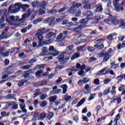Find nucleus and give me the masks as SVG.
<instances>
[{
  "instance_id": "nucleus-1",
  "label": "nucleus",
  "mask_w": 125,
  "mask_h": 125,
  "mask_svg": "<svg viewBox=\"0 0 125 125\" xmlns=\"http://www.w3.org/2000/svg\"><path fill=\"white\" fill-rule=\"evenodd\" d=\"M85 69V65L83 64L81 66V64L77 63L76 64V66L73 67L72 69L73 71H79L80 69V72L78 73V75L80 77H84L85 76V72L83 71V70Z\"/></svg>"
},
{
  "instance_id": "nucleus-2",
  "label": "nucleus",
  "mask_w": 125,
  "mask_h": 125,
  "mask_svg": "<svg viewBox=\"0 0 125 125\" xmlns=\"http://www.w3.org/2000/svg\"><path fill=\"white\" fill-rule=\"evenodd\" d=\"M56 36V34L55 33L50 32L48 35H46L45 38V39H50L49 40H47L44 42V44H45V45H48L50 44V43H52L53 42V41L52 40L53 39H55V36Z\"/></svg>"
},
{
  "instance_id": "nucleus-3",
  "label": "nucleus",
  "mask_w": 125,
  "mask_h": 125,
  "mask_svg": "<svg viewBox=\"0 0 125 125\" xmlns=\"http://www.w3.org/2000/svg\"><path fill=\"white\" fill-rule=\"evenodd\" d=\"M104 22L106 23V24H109L111 25V24H114V25H117V24L119 23V21H118V18L113 17L111 15H109L108 17V19H106L104 20Z\"/></svg>"
},
{
  "instance_id": "nucleus-4",
  "label": "nucleus",
  "mask_w": 125,
  "mask_h": 125,
  "mask_svg": "<svg viewBox=\"0 0 125 125\" xmlns=\"http://www.w3.org/2000/svg\"><path fill=\"white\" fill-rule=\"evenodd\" d=\"M68 56H69L68 54L66 53H63L59 56L58 61L59 62H61V64H64V63H65V62L68 61V60L69 59Z\"/></svg>"
},
{
  "instance_id": "nucleus-5",
  "label": "nucleus",
  "mask_w": 125,
  "mask_h": 125,
  "mask_svg": "<svg viewBox=\"0 0 125 125\" xmlns=\"http://www.w3.org/2000/svg\"><path fill=\"white\" fill-rule=\"evenodd\" d=\"M119 3V0H114L113 4L115 7V11H119V10H124V4L123 3L121 4Z\"/></svg>"
},
{
  "instance_id": "nucleus-6",
  "label": "nucleus",
  "mask_w": 125,
  "mask_h": 125,
  "mask_svg": "<svg viewBox=\"0 0 125 125\" xmlns=\"http://www.w3.org/2000/svg\"><path fill=\"white\" fill-rule=\"evenodd\" d=\"M109 74V71H108V68L104 67L103 68L102 70L98 72L96 75L98 77H100L101 76L108 75Z\"/></svg>"
},
{
  "instance_id": "nucleus-7",
  "label": "nucleus",
  "mask_w": 125,
  "mask_h": 125,
  "mask_svg": "<svg viewBox=\"0 0 125 125\" xmlns=\"http://www.w3.org/2000/svg\"><path fill=\"white\" fill-rule=\"evenodd\" d=\"M62 25H66L67 27H75L79 25V22H76L74 23L73 22H69L68 20H64L62 21Z\"/></svg>"
},
{
  "instance_id": "nucleus-8",
  "label": "nucleus",
  "mask_w": 125,
  "mask_h": 125,
  "mask_svg": "<svg viewBox=\"0 0 125 125\" xmlns=\"http://www.w3.org/2000/svg\"><path fill=\"white\" fill-rule=\"evenodd\" d=\"M49 50L52 51V53L49 55H52L53 56H57L58 55L59 52L56 50V49L53 46H51L49 48Z\"/></svg>"
},
{
  "instance_id": "nucleus-9",
  "label": "nucleus",
  "mask_w": 125,
  "mask_h": 125,
  "mask_svg": "<svg viewBox=\"0 0 125 125\" xmlns=\"http://www.w3.org/2000/svg\"><path fill=\"white\" fill-rule=\"evenodd\" d=\"M36 36H38V39L39 41V44L38 45V47L43 45V36L42 35L39 34L38 35L36 34Z\"/></svg>"
},
{
  "instance_id": "nucleus-10",
  "label": "nucleus",
  "mask_w": 125,
  "mask_h": 125,
  "mask_svg": "<svg viewBox=\"0 0 125 125\" xmlns=\"http://www.w3.org/2000/svg\"><path fill=\"white\" fill-rule=\"evenodd\" d=\"M16 6L17 7H18L17 9L16 12H18V11L20 10V7H22L23 12H25V11H26V8L25 7H26L27 8H29V5L28 4H24L22 5L20 4H17Z\"/></svg>"
},
{
  "instance_id": "nucleus-11",
  "label": "nucleus",
  "mask_w": 125,
  "mask_h": 125,
  "mask_svg": "<svg viewBox=\"0 0 125 125\" xmlns=\"http://www.w3.org/2000/svg\"><path fill=\"white\" fill-rule=\"evenodd\" d=\"M9 13H16V4L11 5L8 10Z\"/></svg>"
},
{
  "instance_id": "nucleus-12",
  "label": "nucleus",
  "mask_w": 125,
  "mask_h": 125,
  "mask_svg": "<svg viewBox=\"0 0 125 125\" xmlns=\"http://www.w3.org/2000/svg\"><path fill=\"white\" fill-rule=\"evenodd\" d=\"M50 31V29H46L45 28H42L36 31V35L40 34H44V33H48Z\"/></svg>"
},
{
  "instance_id": "nucleus-13",
  "label": "nucleus",
  "mask_w": 125,
  "mask_h": 125,
  "mask_svg": "<svg viewBox=\"0 0 125 125\" xmlns=\"http://www.w3.org/2000/svg\"><path fill=\"white\" fill-rule=\"evenodd\" d=\"M5 50V47H3L0 49V54H2L3 57H7L9 54V52L8 51L3 52Z\"/></svg>"
},
{
  "instance_id": "nucleus-14",
  "label": "nucleus",
  "mask_w": 125,
  "mask_h": 125,
  "mask_svg": "<svg viewBox=\"0 0 125 125\" xmlns=\"http://www.w3.org/2000/svg\"><path fill=\"white\" fill-rule=\"evenodd\" d=\"M61 92V90L60 89H58L57 86H55L53 88V91L50 92L51 94H58Z\"/></svg>"
},
{
  "instance_id": "nucleus-15",
  "label": "nucleus",
  "mask_w": 125,
  "mask_h": 125,
  "mask_svg": "<svg viewBox=\"0 0 125 125\" xmlns=\"http://www.w3.org/2000/svg\"><path fill=\"white\" fill-rule=\"evenodd\" d=\"M90 85L88 84H86L85 85L84 90H83V93L87 94V93H89L90 92Z\"/></svg>"
},
{
  "instance_id": "nucleus-16",
  "label": "nucleus",
  "mask_w": 125,
  "mask_h": 125,
  "mask_svg": "<svg viewBox=\"0 0 125 125\" xmlns=\"http://www.w3.org/2000/svg\"><path fill=\"white\" fill-rule=\"evenodd\" d=\"M48 52V48L46 47H43L42 48V52L40 54V56H44L46 55V54Z\"/></svg>"
},
{
  "instance_id": "nucleus-17",
  "label": "nucleus",
  "mask_w": 125,
  "mask_h": 125,
  "mask_svg": "<svg viewBox=\"0 0 125 125\" xmlns=\"http://www.w3.org/2000/svg\"><path fill=\"white\" fill-rule=\"evenodd\" d=\"M85 14L87 16V19H88V21H89V20H91V19H93V15H92V13L90 11H87Z\"/></svg>"
},
{
  "instance_id": "nucleus-18",
  "label": "nucleus",
  "mask_w": 125,
  "mask_h": 125,
  "mask_svg": "<svg viewBox=\"0 0 125 125\" xmlns=\"http://www.w3.org/2000/svg\"><path fill=\"white\" fill-rule=\"evenodd\" d=\"M9 24L10 25H16L15 21V17L14 16H10L9 18Z\"/></svg>"
},
{
  "instance_id": "nucleus-19",
  "label": "nucleus",
  "mask_w": 125,
  "mask_h": 125,
  "mask_svg": "<svg viewBox=\"0 0 125 125\" xmlns=\"http://www.w3.org/2000/svg\"><path fill=\"white\" fill-rule=\"evenodd\" d=\"M54 20H55L54 17L49 18L45 21V23H51V24H54L55 23Z\"/></svg>"
},
{
  "instance_id": "nucleus-20",
  "label": "nucleus",
  "mask_w": 125,
  "mask_h": 125,
  "mask_svg": "<svg viewBox=\"0 0 125 125\" xmlns=\"http://www.w3.org/2000/svg\"><path fill=\"white\" fill-rule=\"evenodd\" d=\"M101 54L102 55H104V57L103 59L104 62H106V61L107 60H109V59H110V57H111V56H110V55H109L108 53H106L105 54V53L104 52H102L101 53Z\"/></svg>"
},
{
  "instance_id": "nucleus-21",
  "label": "nucleus",
  "mask_w": 125,
  "mask_h": 125,
  "mask_svg": "<svg viewBox=\"0 0 125 125\" xmlns=\"http://www.w3.org/2000/svg\"><path fill=\"white\" fill-rule=\"evenodd\" d=\"M83 4H84V8L85 9H90L91 8V5L90 3L86 1L83 2Z\"/></svg>"
},
{
  "instance_id": "nucleus-22",
  "label": "nucleus",
  "mask_w": 125,
  "mask_h": 125,
  "mask_svg": "<svg viewBox=\"0 0 125 125\" xmlns=\"http://www.w3.org/2000/svg\"><path fill=\"white\" fill-rule=\"evenodd\" d=\"M46 117V113L43 112L41 113L40 116L38 117V120L39 121H43L44 118Z\"/></svg>"
},
{
  "instance_id": "nucleus-23",
  "label": "nucleus",
  "mask_w": 125,
  "mask_h": 125,
  "mask_svg": "<svg viewBox=\"0 0 125 125\" xmlns=\"http://www.w3.org/2000/svg\"><path fill=\"white\" fill-rule=\"evenodd\" d=\"M45 9V8L42 7L40 9V10H38L37 11V13H39L40 15H42V14H44V13H45V12L44 11ZM35 14H37L36 12H35Z\"/></svg>"
},
{
  "instance_id": "nucleus-24",
  "label": "nucleus",
  "mask_w": 125,
  "mask_h": 125,
  "mask_svg": "<svg viewBox=\"0 0 125 125\" xmlns=\"http://www.w3.org/2000/svg\"><path fill=\"white\" fill-rule=\"evenodd\" d=\"M33 66H34V64L31 63L30 64L23 65L22 66V68L23 70H29V69H31Z\"/></svg>"
},
{
  "instance_id": "nucleus-25",
  "label": "nucleus",
  "mask_w": 125,
  "mask_h": 125,
  "mask_svg": "<svg viewBox=\"0 0 125 125\" xmlns=\"http://www.w3.org/2000/svg\"><path fill=\"white\" fill-rule=\"evenodd\" d=\"M40 116V113L38 111H36L34 113L33 118L32 119V122H36L37 121V118Z\"/></svg>"
},
{
  "instance_id": "nucleus-26",
  "label": "nucleus",
  "mask_w": 125,
  "mask_h": 125,
  "mask_svg": "<svg viewBox=\"0 0 125 125\" xmlns=\"http://www.w3.org/2000/svg\"><path fill=\"white\" fill-rule=\"evenodd\" d=\"M57 42H62L64 40V37H63V34L62 33H60V35H58L57 37Z\"/></svg>"
},
{
  "instance_id": "nucleus-27",
  "label": "nucleus",
  "mask_w": 125,
  "mask_h": 125,
  "mask_svg": "<svg viewBox=\"0 0 125 125\" xmlns=\"http://www.w3.org/2000/svg\"><path fill=\"white\" fill-rule=\"evenodd\" d=\"M61 88H62V93L63 94H66V92H67V89L68 88V86L66 84H63L61 85Z\"/></svg>"
},
{
  "instance_id": "nucleus-28",
  "label": "nucleus",
  "mask_w": 125,
  "mask_h": 125,
  "mask_svg": "<svg viewBox=\"0 0 125 125\" xmlns=\"http://www.w3.org/2000/svg\"><path fill=\"white\" fill-rule=\"evenodd\" d=\"M83 25H79L78 27L75 28L73 29V31H74V32H79V31H81V30H83Z\"/></svg>"
},
{
  "instance_id": "nucleus-29",
  "label": "nucleus",
  "mask_w": 125,
  "mask_h": 125,
  "mask_svg": "<svg viewBox=\"0 0 125 125\" xmlns=\"http://www.w3.org/2000/svg\"><path fill=\"white\" fill-rule=\"evenodd\" d=\"M32 5L33 7H41V5L38 1H35L32 2Z\"/></svg>"
},
{
  "instance_id": "nucleus-30",
  "label": "nucleus",
  "mask_w": 125,
  "mask_h": 125,
  "mask_svg": "<svg viewBox=\"0 0 125 125\" xmlns=\"http://www.w3.org/2000/svg\"><path fill=\"white\" fill-rule=\"evenodd\" d=\"M120 119H121V116H120V114H119L116 116V119L114 121V123H115V125H121V124H118V121H119Z\"/></svg>"
},
{
  "instance_id": "nucleus-31",
  "label": "nucleus",
  "mask_w": 125,
  "mask_h": 125,
  "mask_svg": "<svg viewBox=\"0 0 125 125\" xmlns=\"http://www.w3.org/2000/svg\"><path fill=\"white\" fill-rule=\"evenodd\" d=\"M15 102H11L7 103V104L8 106L13 105V106H12V109H16V105L15 104Z\"/></svg>"
},
{
  "instance_id": "nucleus-32",
  "label": "nucleus",
  "mask_w": 125,
  "mask_h": 125,
  "mask_svg": "<svg viewBox=\"0 0 125 125\" xmlns=\"http://www.w3.org/2000/svg\"><path fill=\"white\" fill-rule=\"evenodd\" d=\"M3 22H4V17H2L0 20V29H1V28H3V27H4V23H2Z\"/></svg>"
},
{
  "instance_id": "nucleus-33",
  "label": "nucleus",
  "mask_w": 125,
  "mask_h": 125,
  "mask_svg": "<svg viewBox=\"0 0 125 125\" xmlns=\"http://www.w3.org/2000/svg\"><path fill=\"white\" fill-rule=\"evenodd\" d=\"M116 36H118V34L116 33L111 34L108 36L107 39L109 40V41H112V40H113V37H116Z\"/></svg>"
},
{
  "instance_id": "nucleus-34",
  "label": "nucleus",
  "mask_w": 125,
  "mask_h": 125,
  "mask_svg": "<svg viewBox=\"0 0 125 125\" xmlns=\"http://www.w3.org/2000/svg\"><path fill=\"white\" fill-rule=\"evenodd\" d=\"M6 38H7L6 33L3 32H2L1 35L0 36V41H1V40H4V39H6Z\"/></svg>"
},
{
  "instance_id": "nucleus-35",
  "label": "nucleus",
  "mask_w": 125,
  "mask_h": 125,
  "mask_svg": "<svg viewBox=\"0 0 125 125\" xmlns=\"http://www.w3.org/2000/svg\"><path fill=\"white\" fill-rule=\"evenodd\" d=\"M54 115V113L53 112H49L47 115V119L50 121V120H51L53 118Z\"/></svg>"
},
{
  "instance_id": "nucleus-36",
  "label": "nucleus",
  "mask_w": 125,
  "mask_h": 125,
  "mask_svg": "<svg viewBox=\"0 0 125 125\" xmlns=\"http://www.w3.org/2000/svg\"><path fill=\"white\" fill-rule=\"evenodd\" d=\"M36 77L37 78H40V77H42V70H39L36 73H35Z\"/></svg>"
},
{
  "instance_id": "nucleus-37",
  "label": "nucleus",
  "mask_w": 125,
  "mask_h": 125,
  "mask_svg": "<svg viewBox=\"0 0 125 125\" xmlns=\"http://www.w3.org/2000/svg\"><path fill=\"white\" fill-rule=\"evenodd\" d=\"M56 99H57V96H52L50 98L49 101L51 103H54V102L55 101V100H56Z\"/></svg>"
},
{
  "instance_id": "nucleus-38",
  "label": "nucleus",
  "mask_w": 125,
  "mask_h": 125,
  "mask_svg": "<svg viewBox=\"0 0 125 125\" xmlns=\"http://www.w3.org/2000/svg\"><path fill=\"white\" fill-rule=\"evenodd\" d=\"M102 11H103V8L101 5H100L97 7L96 12H101Z\"/></svg>"
},
{
  "instance_id": "nucleus-39",
  "label": "nucleus",
  "mask_w": 125,
  "mask_h": 125,
  "mask_svg": "<svg viewBox=\"0 0 125 125\" xmlns=\"http://www.w3.org/2000/svg\"><path fill=\"white\" fill-rule=\"evenodd\" d=\"M88 19L86 18L83 19V20H81L79 22L80 23V24H86V23H87V22H88Z\"/></svg>"
},
{
  "instance_id": "nucleus-40",
  "label": "nucleus",
  "mask_w": 125,
  "mask_h": 125,
  "mask_svg": "<svg viewBox=\"0 0 125 125\" xmlns=\"http://www.w3.org/2000/svg\"><path fill=\"white\" fill-rule=\"evenodd\" d=\"M14 97H15V95L14 94H8L5 96V98L6 99H11L14 98Z\"/></svg>"
},
{
  "instance_id": "nucleus-41",
  "label": "nucleus",
  "mask_w": 125,
  "mask_h": 125,
  "mask_svg": "<svg viewBox=\"0 0 125 125\" xmlns=\"http://www.w3.org/2000/svg\"><path fill=\"white\" fill-rule=\"evenodd\" d=\"M110 92L113 95H115V94H116L117 91H116V86H113L112 87L111 90L110 91Z\"/></svg>"
},
{
  "instance_id": "nucleus-42",
  "label": "nucleus",
  "mask_w": 125,
  "mask_h": 125,
  "mask_svg": "<svg viewBox=\"0 0 125 125\" xmlns=\"http://www.w3.org/2000/svg\"><path fill=\"white\" fill-rule=\"evenodd\" d=\"M24 78H30V72L27 70L24 72L23 73Z\"/></svg>"
},
{
  "instance_id": "nucleus-43",
  "label": "nucleus",
  "mask_w": 125,
  "mask_h": 125,
  "mask_svg": "<svg viewBox=\"0 0 125 125\" xmlns=\"http://www.w3.org/2000/svg\"><path fill=\"white\" fill-rule=\"evenodd\" d=\"M85 102V99L83 98L82 100H81L80 102L78 103L77 104V107H80V106H82L83 103Z\"/></svg>"
},
{
  "instance_id": "nucleus-44",
  "label": "nucleus",
  "mask_w": 125,
  "mask_h": 125,
  "mask_svg": "<svg viewBox=\"0 0 125 125\" xmlns=\"http://www.w3.org/2000/svg\"><path fill=\"white\" fill-rule=\"evenodd\" d=\"M47 82L46 80L42 81L39 83H38V85L40 86H42V85H44V84H46Z\"/></svg>"
},
{
  "instance_id": "nucleus-45",
  "label": "nucleus",
  "mask_w": 125,
  "mask_h": 125,
  "mask_svg": "<svg viewBox=\"0 0 125 125\" xmlns=\"http://www.w3.org/2000/svg\"><path fill=\"white\" fill-rule=\"evenodd\" d=\"M79 57H80V54L79 53L75 54L71 57V60H75L76 58H79Z\"/></svg>"
},
{
  "instance_id": "nucleus-46",
  "label": "nucleus",
  "mask_w": 125,
  "mask_h": 125,
  "mask_svg": "<svg viewBox=\"0 0 125 125\" xmlns=\"http://www.w3.org/2000/svg\"><path fill=\"white\" fill-rule=\"evenodd\" d=\"M82 7V4L76 3L74 5V8L75 9H77L78 8H80V7Z\"/></svg>"
},
{
  "instance_id": "nucleus-47",
  "label": "nucleus",
  "mask_w": 125,
  "mask_h": 125,
  "mask_svg": "<svg viewBox=\"0 0 125 125\" xmlns=\"http://www.w3.org/2000/svg\"><path fill=\"white\" fill-rule=\"evenodd\" d=\"M95 43H103L104 42V40L102 39H98L95 41Z\"/></svg>"
},
{
  "instance_id": "nucleus-48",
  "label": "nucleus",
  "mask_w": 125,
  "mask_h": 125,
  "mask_svg": "<svg viewBox=\"0 0 125 125\" xmlns=\"http://www.w3.org/2000/svg\"><path fill=\"white\" fill-rule=\"evenodd\" d=\"M111 69H114V70L117 69V68L119 67V64H113V63H111Z\"/></svg>"
},
{
  "instance_id": "nucleus-49",
  "label": "nucleus",
  "mask_w": 125,
  "mask_h": 125,
  "mask_svg": "<svg viewBox=\"0 0 125 125\" xmlns=\"http://www.w3.org/2000/svg\"><path fill=\"white\" fill-rule=\"evenodd\" d=\"M74 13H75V16L76 17H79V16H81L82 14V12L80 10L75 11Z\"/></svg>"
},
{
  "instance_id": "nucleus-50",
  "label": "nucleus",
  "mask_w": 125,
  "mask_h": 125,
  "mask_svg": "<svg viewBox=\"0 0 125 125\" xmlns=\"http://www.w3.org/2000/svg\"><path fill=\"white\" fill-rule=\"evenodd\" d=\"M42 19L40 18L37 20H35L33 21V24H38V23H40V22H42Z\"/></svg>"
},
{
  "instance_id": "nucleus-51",
  "label": "nucleus",
  "mask_w": 125,
  "mask_h": 125,
  "mask_svg": "<svg viewBox=\"0 0 125 125\" xmlns=\"http://www.w3.org/2000/svg\"><path fill=\"white\" fill-rule=\"evenodd\" d=\"M83 80L84 83H89V81H90V79L88 78H83Z\"/></svg>"
},
{
  "instance_id": "nucleus-52",
  "label": "nucleus",
  "mask_w": 125,
  "mask_h": 125,
  "mask_svg": "<svg viewBox=\"0 0 125 125\" xmlns=\"http://www.w3.org/2000/svg\"><path fill=\"white\" fill-rule=\"evenodd\" d=\"M111 90L110 88H108L107 89H106L104 92V95H107V94L110 93V91Z\"/></svg>"
},
{
  "instance_id": "nucleus-53",
  "label": "nucleus",
  "mask_w": 125,
  "mask_h": 125,
  "mask_svg": "<svg viewBox=\"0 0 125 125\" xmlns=\"http://www.w3.org/2000/svg\"><path fill=\"white\" fill-rule=\"evenodd\" d=\"M35 62H37V59L36 58H34L33 59H31L29 62L28 63L29 64H33V63H35Z\"/></svg>"
},
{
  "instance_id": "nucleus-54",
  "label": "nucleus",
  "mask_w": 125,
  "mask_h": 125,
  "mask_svg": "<svg viewBox=\"0 0 125 125\" xmlns=\"http://www.w3.org/2000/svg\"><path fill=\"white\" fill-rule=\"evenodd\" d=\"M44 64L37 65L36 66L35 69H41V70H42V69L44 68Z\"/></svg>"
},
{
  "instance_id": "nucleus-55",
  "label": "nucleus",
  "mask_w": 125,
  "mask_h": 125,
  "mask_svg": "<svg viewBox=\"0 0 125 125\" xmlns=\"http://www.w3.org/2000/svg\"><path fill=\"white\" fill-rule=\"evenodd\" d=\"M6 9H4L0 11V15H4L5 16V15L6 14Z\"/></svg>"
},
{
  "instance_id": "nucleus-56",
  "label": "nucleus",
  "mask_w": 125,
  "mask_h": 125,
  "mask_svg": "<svg viewBox=\"0 0 125 125\" xmlns=\"http://www.w3.org/2000/svg\"><path fill=\"white\" fill-rule=\"evenodd\" d=\"M125 85H121L120 87L119 88V91H123V90H125Z\"/></svg>"
},
{
  "instance_id": "nucleus-57",
  "label": "nucleus",
  "mask_w": 125,
  "mask_h": 125,
  "mask_svg": "<svg viewBox=\"0 0 125 125\" xmlns=\"http://www.w3.org/2000/svg\"><path fill=\"white\" fill-rule=\"evenodd\" d=\"M73 45L68 46L66 47V49L67 51H72L73 50Z\"/></svg>"
},
{
  "instance_id": "nucleus-58",
  "label": "nucleus",
  "mask_w": 125,
  "mask_h": 125,
  "mask_svg": "<svg viewBox=\"0 0 125 125\" xmlns=\"http://www.w3.org/2000/svg\"><path fill=\"white\" fill-rule=\"evenodd\" d=\"M47 97V94H42L40 96V98L41 100H44Z\"/></svg>"
},
{
  "instance_id": "nucleus-59",
  "label": "nucleus",
  "mask_w": 125,
  "mask_h": 125,
  "mask_svg": "<svg viewBox=\"0 0 125 125\" xmlns=\"http://www.w3.org/2000/svg\"><path fill=\"white\" fill-rule=\"evenodd\" d=\"M67 73H68L69 77H72L73 76V72H72V69H69L67 70Z\"/></svg>"
},
{
  "instance_id": "nucleus-60",
  "label": "nucleus",
  "mask_w": 125,
  "mask_h": 125,
  "mask_svg": "<svg viewBox=\"0 0 125 125\" xmlns=\"http://www.w3.org/2000/svg\"><path fill=\"white\" fill-rule=\"evenodd\" d=\"M19 57H20V58H26V55L24 54V53H21L19 54Z\"/></svg>"
},
{
  "instance_id": "nucleus-61",
  "label": "nucleus",
  "mask_w": 125,
  "mask_h": 125,
  "mask_svg": "<svg viewBox=\"0 0 125 125\" xmlns=\"http://www.w3.org/2000/svg\"><path fill=\"white\" fill-rule=\"evenodd\" d=\"M111 80L110 78L104 80V83L105 84H106L107 83H109L111 82Z\"/></svg>"
},
{
  "instance_id": "nucleus-62",
  "label": "nucleus",
  "mask_w": 125,
  "mask_h": 125,
  "mask_svg": "<svg viewBox=\"0 0 125 125\" xmlns=\"http://www.w3.org/2000/svg\"><path fill=\"white\" fill-rule=\"evenodd\" d=\"M71 98H72V97H71V96H67V95H66L64 96V99L66 101H69V100H70Z\"/></svg>"
},
{
  "instance_id": "nucleus-63",
  "label": "nucleus",
  "mask_w": 125,
  "mask_h": 125,
  "mask_svg": "<svg viewBox=\"0 0 125 125\" xmlns=\"http://www.w3.org/2000/svg\"><path fill=\"white\" fill-rule=\"evenodd\" d=\"M100 82V81L99 80V79H96L94 80L93 83H95V84L98 85V84H99Z\"/></svg>"
},
{
  "instance_id": "nucleus-64",
  "label": "nucleus",
  "mask_w": 125,
  "mask_h": 125,
  "mask_svg": "<svg viewBox=\"0 0 125 125\" xmlns=\"http://www.w3.org/2000/svg\"><path fill=\"white\" fill-rule=\"evenodd\" d=\"M75 9L74 8V7L73 8H70L69 10H68V12H69V13H75V12L76 11L75 10Z\"/></svg>"
}]
</instances>
